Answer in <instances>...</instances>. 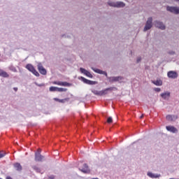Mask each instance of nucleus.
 Returning a JSON list of instances; mask_svg holds the SVG:
<instances>
[{
  "mask_svg": "<svg viewBox=\"0 0 179 179\" xmlns=\"http://www.w3.org/2000/svg\"><path fill=\"white\" fill-rule=\"evenodd\" d=\"M91 69H92V71H94V72H95L96 73H99V75H105V76L108 78L110 83H113V82H120L124 79V77L122 76L108 77L107 72L103 71V70H100L99 69H96L94 67H92Z\"/></svg>",
  "mask_w": 179,
  "mask_h": 179,
  "instance_id": "obj_1",
  "label": "nucleus"
},
{
  "mask_svg": "<svg viewBox=\"0 0 179 179\" xmlns=\"http://www.w3.org/2000/svg\"><path fill=\"white\" fill-rule=\"evenodd\" d=\"M114 89L117 90V87H110L108 88H106L105 90L97 91L96 90H92V93H94L95 96H106V94H108V92H113Z\"/></svg>",
  "mask_w": 179,
  "mask_h": 179,
  "instance_id": "obj_2",
  "label": "nucleus"
},
{
  "mask_svg": "<svg viewBox=\"0 0 179 179\" xmlns=\"http://www.w3.org/2000/svg\"><path fill=\"white\" fill-rule=\"evenodd\" d=\"M107 3L109 6H112L113 8H124L125 6V3L122 1L114 2L108 1Z\"/></svg>",
  "mask_w": 179,
  "mask_h": 179,
  "instance_id": "obj_3",
  "label": "nucleus"
},
{
  "mask_svg": "<svg viewBox=\"0 0 179 179\" xmlns=\"http://www.w3.org/2000/svg\"><path fill=\"white\" fill-rule=\"evenodd\" d=\"M152 27H153V17H149L144 27L143 31H148V30H150Z\"/></svg>",
  "mask_w": 179,
  "mask_h": 179,
  "instance_id": "obj_4",
  "label": "nucleus"
},
{
  "mask_svg": "<svg viewBox=\"0 0 179 179\" xmlns=\"http://www.w3.org/2000/svg\"><path fill=\"white\" fill-rule=\"evenodd\" d=\"M166 10L173 15H179V7L178 6H166Z\"/></svg>",
  "mask_w": 179,
  "mask_h": 179,
  "instance_id": "obj_5",
  "label": "nucleus"
},
{
  "mask_svg": "<svg viewBox=\"0 0 179 179\" xmlns=\"http://www.w3.org/2000/svg\"><path fill=\"white\" fill-rule=\"evenodd\" d=\"M154 25L157 29H160V30H166V25L163 23V22L155 20L154 21Z\"/></svg>",
  "mask_w": 179,
  "mask_h": 179,
  "instance_id": "obj_6",
  "label": "nucleus"
},
{
  "mask_svg": "<svg viewBox=\"0 0 179 179\" xmlns=\"http://www.w3.org/2000/svg\"><path fill=\"white\" fill-rule=\"evenodd\" d=\"M167 76L169 79H177L178 78V73L174 71H170L167 73Z\"/></svg>",
  "mask_w": 179,
  "mask_h": 179,
  "instance_id": "obj_7",
  "label": "nucleus"
},
{
  "mask_svg": "<svg viewBox=\"0 0 179 179\" xmlns=\"http://www.w3.org/2000/svg\"><path fill=\"white\" fill-rule=\"evenodd\" d=\"M79 170L85 174H89V173H90V168H89L87 164H83L82 169L79 168Z\"/></svg>",
  "mask_w": 179,
  "mask_h": 179,
  "instance_id": "obj_8",
  "label": "nucleus"
},
{
  "mask_svg": "<svg viewBox=\"0 0 179 179\" xmlns=\"http://www.w3.org/2000/svg\"><path fill=\"white\" fill-rule=\"evenodd\" d=\"M38 71L41 73V75H47V70L43 66V64H38Z\"/></svg>",
  "mask_w": 179,
  "mask_h": 179,
  "instance_id": "obj_9",
  "label": "nucleus"
},
{
  "mask_svg": "<svg viewBox=\"0 0 179 179\" xmlns=\"http://www.w3.org/2000/svg\"><path fill=\"white\" fill-rule=\"evenodd\" d=\"M80 79H81L82 82H83L84 83H86V85H97L96 81H92L90 80H87V79L85 78L84 77H80Z\"/></svg>",
  "mask_w": 179,
  "mask_h": 179,
  "instance_id": "obj_10",
  "label": "nucleus"
},
{
  "mask_svg": "<svg viewBox=\"0 0 179 179\" xmlns=\"http://www.w3.org/2000/svg\"><path fill=\"white\" fill-rule=\"evenodd\" d=\"M44 160V156L40 154V152L35 153V162H43Z\"/></svg>",
  "mask_w": 179,
  "mask_h": 179,
  "instance_id": "obj_11",
  "label": "nucleus"
},
{
  "mask_svg": "<svg viewBox=\"0 0 179 179\" xmlns=\"http://www.w3.org/2000/svg\"><path fill=\"white\" fill-rule=\"evenodd\" d=\"M80 71L81 72V73H83L84 75H85L86 76H87L88 78H93V75H92V73L90 72H89V71L83 69V68H80Z\"/></svg>",
  "mask_w": 179,
  "mask_h": 179,
  "instance_id": "obj_12",
  "label": "nucleus"
},
{
  "mask_svg": "<svg viewBox=\"0 0 179 179\" xmlns=\"http://www.w3.org/2000/svg\"><path fill=\"white\" fill-rule=\"evenodd\" d=\"M166 128L169 132H172V134H177L178 132V129L174 127V126H166Z\"/></svg>",
  "mask_w": 179,
  "mask_h": 179,
  "instance_id": "obj_13",
  "label": "nucleus"
},
{
  "mask_svg": "<svg viewBox=\"0 0 179 179\" xmlns=\"http://www.w3.org/2000/svg\"><path fill=\"white\" fill-rule=\"evenodd\" d=\"M178 119V116L176 115H166L167 121H176Z\"/></svg>",
  "mask_w": 179,
  "mask_h": 179,
  "instance_id": "obj_14",
  "label": "nucleus"
},
{
  "mask_svg": "<svg viewBox=\"0 0 179 179\" xmlns=\"http://www.w3.org/2000/svg\"><path fill=\"white\" fill-rule=\"evenodd\" d=\"M147 176L150 178H159V177H162V175L153 173L152 172H148Z\"/></svg>",
  "mask_w": 179,
  "mask_h": 179,
  "instance_id": "obj_15",
  "label": "nucleus"
},
{
  "mask_svg": "<svg viewBox=\"0 0 179 179\" xmlns=\"http://www.w3.org/2000/svg\"><path fill=\"white\" fill-rule=\"evenodd\" d=\"M14 168L15 169V170H17V171H22V170H23V167H22L20 163L17 162L14 164Z\"/></svg>",
  "mask_w": 179,
  "mask_h": 179,
  "instance_id": "obj_16",
  "label": "nucleus"
},
{
  "mask_svg": "<svg viewBox=\"0 0 179 179\" xmlns=\"http://www.w3.org/2000/svg\"><path fill=\"white\" fill-rule=\"evenodd\" d=\"M53 100H55V101H58L59 103H66V101H69V98H65L64 99H59L58 98H54Z\"/></svg>",
  "mask_w": 179,
  "mask_h": 179,
  "instance_id": "obj_17",
  "label": "nucleus"
},
{
  "mask_svg": "<svg viewBox=\"0 0 179 179\" xmlns=\"http://www.w3.org/2000/svg\"><path fill=\"white\" fill-rule=\"evenodd\" d=\"M161 97H162V99H164V100H167V99H169L170 97V92H166L161 94Z\"/></svg>",
  "mask_w": 179,
  "mask_h": 179,
  "instance_id": "obj_18",
  "label": "nucleus"
},
{
  "mask_svg": "<svg viewBox=\"0 0 179 179\" xmlns=\"http://www.w3.org/2000/svg\"><path fill=\"white\" fill-rule=\"evenodd\" d=\"M0 76H2V78H9V74L0 69Z\"/></svg>",
  "mask_w": 179,
  "mask_h": 179,
  "instance_id": "obj_19",
  "label": "nucleus"
},
{
  "mask_svg": "<svg viewBox=\"0 0 179 179\" xmlns=\"http://www.w3.org/2000/svg\"><path fill=\"white\" fill-rule=\"evenodd\" d=\"M152 83L155 85V86H162V85H163V81H162V80H153Z\"/></svg>",
  "mask_w": 179,
  "mask_h": 179,
  "instance_id": "obj_20",
  "label": "nucleus"
},
{
  "mask_svg": "<svg viewBox=\"0 0 179 179\" xmlns=\"http://www.w3.org/2000/svg\"><path fill=\"white\" fill-rule=\"evenodd\" d=\"M26 68L29 71V72H33L34 71V66L32 64H27Z\"/></svg>",
  "mask_w": 179,
  "mask_h": 179,
  "instance_id": "obj_21",
  "label": "nucleus"
},
{
  "mask_svg": "<svg viewBox=\"0 0 179 179\" xmlns=\"http://www.w3.org/2000/svg\"><path fill=\"white\" fill-rule=\"evenodd\" d=\"M32 169L36 171V173H41V169L38 168L37 166H32Z\"/></svg>",
  "mask_w": 179,
  "mask_h": 179,
  "instance_id": "obj_22",
  "label": "nucleus"
},
{
  "mask_svg": "<svg viewBox=\"0 0 179 179\" xmlns=\"http://www.w3.org/2000/svg\"><path fill=\"white\" fill-rule=\"evenodd\" d=\"M72 84L67 83V82H62L61 86H66V87H69L71 86Z\"/></svg>",
  "mask_w": 179,
  "mask_h": 179,
  "instance_id": "obj_23",
  "label": "nucleus"
},
{
  "mask_svg": "<svg viewBox=\"0 0 179 179\" xmlns=\"http://www.w3.org/2000/svg\"><path fill=\"white\" fill-rule=\"evenodd\" d=\"M50 92H57L58 87H50L49 88Z\"/></svg>",
  "mask_w": 179,
  "mask_h": 179,
  "instance_id": "obj_24",
  "label": "nucleus"
},
{
  "mask_svg": "<svg viewBox=\"0 0 179 179\" xmlns=\"http://www.w3.org/2000/svg\"><path fill=\"white\" fill-rule=\"evenodd\" d=\"M31 73L35 75V76H37V77L40 76V73H38V71L36 70V69L31 72Z\"/></svg>",
  "mask_w": 179,
  "mask_h": 179,
  "instance_id": "obj_25",
  "label": "nucleus"
},
{
  "mask_svg": "<svg viewBox=\"0 0 179 179\" xmlns=\"http://www.w3.org/2000/svg\"><path fill=\"white\" fill-rule=\"evenodd\" d=\"M10 71H12L13 72H17V70L16 69V67L13 66H10L9 67Z\"/></svg>",
  "mask_w": 179,
  "mask_h": 179,
  "instance_id": "obj_26",
  "label": "nucleus"
},
{
  "mask_svg": "<svg viewBox=\"0 0 179 179\" xmlns=\"http://www.w3.org/2000/svg\"><path fill=\"white\" fill-rule=\"evenodd\" d=\"M66 90H68V89H66V88L57 87V92H66Z\"/></svg>",
  "mask_w": 179,
  "mask_h": 179,
  "instance_id": "obj_27",
  "label": "nucleus"
},
{
  "mask_svg": "<svg viewBox=\"0 0 179 179\" xmlns=\"http://www.w3.org/2000/svg\"><path fill=\"white\" fill-rule=\"evenodd\" d=\"M6 156V152H4L3 151H0V159H2V157H5Z\"/></svg>",
  "mask_w": 179,
  "mask_h": 179,
  "instance_id": "obj_28",
  "label": "nucleus"
},
{
  "mask_svg": "<svg viewBox=\"0 0 179 179\" xmlns=\"http://www.w3.org/2000/svg\"><path fill=\"white\" fill-rule=\"evenodd\" d=\"M168 54L169 55H176V52L173 50H169V51H168Z\"/></svg>",
  "mask_w": 179,
  "mask_h": 179,
  "instance_id": "obj_29",
  "label": "nucleus"
},
{
  "mask_svg": "<svg viewBox=\"0 0 179 179\" xmlns=\"http://www.w3.org/2000/svg\"><path fill=\"white\" fill-rule=\"evenodd\" d=\"M107 122L108 124H111V122H113V117H108Z\"/></svg>",
  "mask_w": 179,
  "mask_h": 179,
  "instance_id": "obj_30",
  "label": "nucleus"
},
{
  "mask_svg": "<svg viewBox=\"0 0 179 179\" xmlns=\"http://www.w3.org/2000/svg\"><path fill=\"white\" fill-rule=\"evenodd\" d=\"M141 61H142V57H137L136 63L139 64V62H141Z\"/></svg>",
  "mask_w": 179,
  "mask_h": 179,
  "instance_id": "obj_31",
  "label": "nucleus"
},
{
  "mask_svg": "<svg viewBox=\"0 0 179 179\" xmlns=\"http://www.w3.org/2000/svg\"><path fill=\"white\" fill-rule=\"evenodd\" d=\"M154 90L155 92H161L162 90L160 88H155Z\"/></svg>",
  "mask_w": 179,
  "mask_h": 179,
  "instance_id": "obj_32",
  "label": "nucleus"
},
{
  "mask_svg": "<svg viewBox=\"0 0 179 179\" xmlns=\"http://www.w3.org/2000/svg\"><path fill=\"white\" fill-rule=\"evenodd\" d=\"M55 177L54 176H49L48 179H54Z\"/></svg>",
  "mask_w": 179,
  "mask_h": 179,
  "instance_id": "obj_33",
  "label": "nucleus"
},
{
  "mask_svg": "<svg viewBox=\"0 0 179 179\" xmlns=\"http://www.w3.org/2000/svg\"><path fill=\"white\" fill-rule=\"evenodd\" d=\"M62 82H57L58 86H61Z\"/></svg>",
  "mask_w": 179,
  "mask_h": 179,
  "instance_id": "obj_34",
  "label": "nucleus"
},
{
  "mask_svg": "<svg viewBox=\"0 0 179 179\" xmlns=\"http://www.w3.org/2000/svg\"><path fill=\"white\" fill-rule=\"evenodd\" d=\"M13 90H15V92H17V87H14Z\"/></svg>",
  "mask_w": 179,
  "mask_h": 179,
  "instance_id": "obj_35",
  "label": "nucleus"
},
{
  "mask_svg": "<svg viewBox=\"0 0 179 179\" xmlns=\"http://www.w3.org/2000/svg\"><path fill=\"white\" fill-rule=\"evenodd\" d=\"M6 179H12V178L10 176H7Z\"/></svg>",
  "mask_w": 179,
  "mask_h": 179,
  "instance_id": "obj_36",
  "label": "nucleus"
},
{
  "mask_svg": "<svg viewBox=\"0 0 179 179\" xmlns=\"http://www.w3.org/2000/svg\"><path fill=\"white\" fill-rule=\"evenodd\" d=\"M37 152H40V155H41V150L38 149V150H37Z\"/></svg>",
  "mask_w": 179,
  "mask_h": 179,
  "instance_id": "obj_37",
  "label": "nucleus"
},
{
  "mask_svg": "<svg viewBox=\"0 0 179 179\" xmlns=\"http://www.w3.org/2000/svg\"><path fill=\"white\" fill-rule=\"evenodd\" d=\"M53 83H54V85H57L58 82L55 81Z\"/></svg>",
  "mask_w": 179,
  "mask_h": 179,
  "instance_id": "obj_38",
  "label": "nucleus"
},
{
  "mask_svg": "<svg viewBox=\"0 0 179 179\" xmlns=\"http://www.w3.org/2000/svg\"><path fill=\"white\" fill-rule=\"evenodd\" d=\"M62 37H66V35L63 34V35H62Z\"/></svg>",
  "mask_w": 179,
  "mask_h": 179,
  "instance_id": "obj_39",
  "label": "nucleus"
},
{
  "mask_svg": "<svg viewBox=\"0 0 179 179\" xmlns=\"http://www.w3.org/2000/svg\"><path fill=\"white\" fill-rule=\"evenodd\" d=\"M143 114L140 117L141 119L143 118Z\"/></svg>",
  "mask_w": 179,
  "mask_h": 179,
  "instance_id": "obj_40",
  "label": "nucleus"
},
{
  "mask_svg": "<svg viewBox=\"0 0 179 179\" xmlns=\"http://www.w3.org/2000/svg\"><path fill=\"white\" fill-rule=\"evenodd\" d=\"M37 85L39 86V87L41 86V85Z\"/></svg>",
  "mask_w": 179,
  "mask_h": 179,
  "instance_id": "obj_41",
  "label": "nucleus"
},
{
  "mask_svg": "<svg viewBox=\"0 0 179 179\" xmlns=\"http://www.w3.org/2000/svg\"><path fill=\"white\" fill-rule=\"evenodd\" d=\"M0 57H1V53H0Z\"/></svg>",
  "mask_w": 179,
  "mask_h": 179,
  "instance_id": "obj_42",
  "label": "nucleus"
},
{
  "mask_svg": "<svg viewBox=\"0 0 179 179\" xmlns=\"http://www.w3.org/2000/svg\"><path fill=\"white\" fill-rule=\"evenodd\" d=\"M0 179H2V178H0Z\"/></svg>",
  "mask_w": 179,
  "mask_h": 179,
  "instance_id": "obj_43",
  "label": "nucleus"
}]
</instances>
